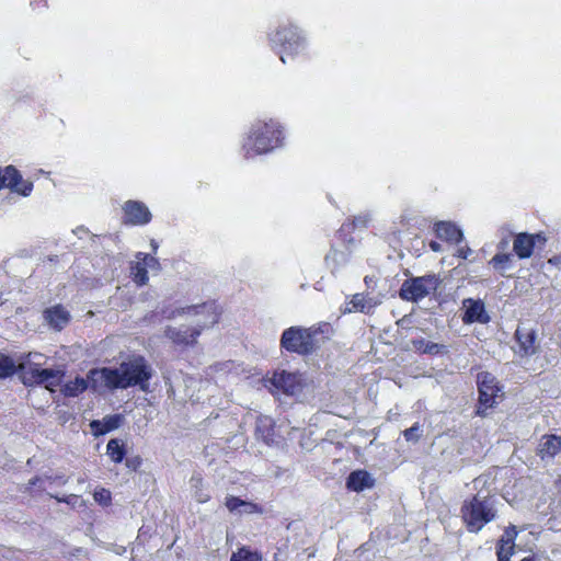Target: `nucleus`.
<instances>
[{
	"mask_svg": "<svg viewBox=\"0 0 561 561\" xmlns=\"http://www.w3.org/2000/svg\"><path fill=\"white\" fill-rule=\"evenodd\" d=\"M439 285L436 275L413 277L405 280L400 288V297L408 301H419L434 294Z\"/></svg>",
	"mask_w": 561,
	"mask_h": 561,
	"instance_id": "nucleus-7",
	"label": "nucleus"
},
{
	"mask_svg": "<svg viewBox=\"0 0 561 561\" xmlns=\"http://www.w3.org/2000/svg\"><path fill=\"white\" fill-rule=\"evenodd\" d=\"M312 332L308 329L291 327L283 332L280 345L291 353L310 354L317 347L312 340Z\"/></svg>",
	"mask_w": 561,
	"mask_h": 561,
	"instance_id": "nucleus-8",
	"label": "nucleus"
},
{
	"mask_svg": "<svg viewBox=\"0 0 561 561\" xmlns=\"http://www.w3.org/2000/svg\"><path fill=\"white\" fill-rule=\"evenodd\" d=\"M126 465H127L128 467H131V468H134V469H135V468H136V466H137V465H139V460H138V459H135V460H130V459H128V460L126 461Z\"/></svg>",
	"mask_w": 561,
	"mask_h": 561,
	"instance_id": "nucleus-42",
	"label": "nucleus"
},
{
	"mask_svg": "<svg viewBox=\"0 0 561 561\" xmlns=\"http://www.w3.org/2000/svg\"><path fill=\"white\" fill-rule=\"evenodd\" d=\"M477 382L480 404L484 405L485 409L492 408L502 390L496 378L492 374L483 371L478 374Z\"/></svg>",
	"mask_w": 561,
	"mask_h": 561,
	"instance_id": "nucleus-10",
	"label": "nucleus"
},
{
	"mask_svg": "<svg viewBox=\"0 0 561 561\" xmlns=\"http://www.w3.org/2000/svg\"><path fill=\"white\" fill-rule=\"evenodd\" d=\"M44 318L55 330H61L70 319L69 312L61 306L45 310Z\"/></svg>",
	"mask_w": 561,
	"mask_h": 561,
	"instance_id": "nucleus-19",
	"label": "nucleus"
},
{
	"mask_svg": "<svg viewBox=\"0 0 561 561\" xmlns=\"http://www.w3.org/2000/svg\"><path fill=\"white\" fill-rule=\"evenodd\" d=\"M0 304H2V295L0 294Z\"/></svg>",
	"mask_w": 561,
	"mask_h": 561,
	"instance_id": "nucleus-51",
	"label": "nucleus"
},
{
	"mask_svg": "<svg viewBox=\"0 0 561 561\" xmlns=\"http://www.w3.org/2000/svg\"><path fill=\"white\" fill-rule=\"evenodd\" d=\"M88 388V380L77 377L73 381L66 383L62 392L67 397H77Z\"/></svg>",
	"mask_w": 561,
	"mask_h": 561,
	"instance_id": "nucleus-28",
	"label": "nucleus"
},
{
	"mask_svg": "<svg viewBox=\"0 0 561 561\" xmlns=\"http://www.w3.org/2000/svg\"><path fill=\"white\" fill-rule=\"evenodd\" d=\"M125 222L134 226L147 225L151 220L149 208L139 201H127L124 206Z\"/></svg>",
	"mask_w": 561,
	"mask_h": 561,
	"instance_id": "nucleus-11",
	"label": "nucleus"
},
{
	"mask_svg": "<svg viewBox=\"0 0 561 561\" xmlns=\"http://www.w3.org/2000/svg\"><path fill=\"white\" fill-rule=\"evenodd\" d=\"M184 316L186 317L187 320H190L191 322V327H196V322L199 321V322H204L207 320V313H199L198 316H194L193 313H184Z\"/></svg>",
	"mask_w": 561,
	"mask_h": 561,
	"instance_id": "nucleus-37",
	"label": "nucleus"
},
{
	"mask_svg": "<svg viewBox=\"0 0 561 561\" xmlns=\"http://www.w3.org/2000/svg\"><path fill=\"white\" fill-rule=\"evenodd\" d=\"M57 500H58V502H64V500H62V499H58V497H57ZM65 502H66V500H65ZM67 503H69V501H67Z\"/></svg>",
	"mask_w": 561,
	"mask_h": 561,
	"instance_id": "nucleus-50",
	"label": "nucleus"
},
{
	"mask_svg": "<svg viewBox=\"0 0 561 561\" xmlns=\"http://www.w3.org/2000/svg\"><path fill=\"white\" fill-rule=\"evenodd\" d=\"M273 49L279 54L280 60L285 64L286 56L298 54L305 46V39L294 25L280 26L271 38Z\"/></svg>",
	"mask_w": 561,
	"mask_h": 561,
	"instance_id": "nucleus-6",
	"label": "nucleus"
},
{
	"mask_svg": "<svg viewBox=\"0 0 561 561\" xmlns=\"http://www.w3.org/2000/svg\"><path fill=\"white\" fill-rule=\"evenodd\" d=\"M272 420L266 416H261L257 419L256 430L260 432L262 428H266L267 433L264 435L265 439H268L271 433Z\"/></svg>",
	"mask_w": 561,
	"mask_h": 561,
	"instance_id": "nucleus-35",
	"label": "nucleus"
},
{
	"mask_svg": "<svg viewBox=\"0 0 561 561\" xmlns=\"http://www.w3.org/2000/svg\"><path fill=\"white\" fill-rule=\"evenodd\" d=\"M561 449V437L557 435H543L538 446V455L541 459L553 458Z\"/></svg>",
	"mask_w": 561,
	"mask_h": 561,
	"instance_id": "nucleus-18",
	"label": "nucleus"
},
{
	"mask_svg": "<svg viewBox=\"0 0 561 561\" xmlns=\"http://www.w3.org/2000/svg\"><path fill=\"white\" fill-rule=\"evenodd\" d=\"M545 242L546 238L540 233L520 232L516 234L513 242V250L519 259H527L531 256L536 242Z\"/></svg>",
	"mask_w": 561,
	"mask_h": 561,
	"instance_id": "nucleus-13",
	"label": "nucleus"
},
{
	"mask_svg": "<svg viewBox=\"0 0 561 561\" xmlns=\"http://www.w3.org/2000/svg\"><path fill=\"white\" fill-rule=\"evenodd\" d=\"M370 217L368 214H360L358 216L353 217L352 225L353 228H365L369 221Z\"/></svg>",
	"mask_w": 561,
	"mask_h": 561,
	"instance_id": "nucleus-36",
	"label": "nucleus"
},
{
	"mask_svg": "<svg viewBox=\"0 0 561 561\" xmlns=\"http://www.w3.org/2000/svg\"><path fill=\"white\" fill-rule=\"evenodd\" d=\"M536 331L519 325L516 329L515 337L518 343L517 353L520 356H531L537 352Z\"/></svg>",
	"mask_w": 561,
	"mask_h": 561,
	"instance_id": "nucleus-14",
	"label": "nucleus"
},
{
	"mask_svg": "<svg viewBox=\"0 0 561 561\" xmlns=\"http://www.w3.org/2000/svg\"><path fill=\"white\" fill-rule=\"evenodd\" d=\"M106 451L111 459L116 463L121 462L125 456V450L117 439H111L107 443Z\"/></svg>",
	"mask_w": 561,
	"mask_h": 561,
	"instance_id": "nucleus-29",
	"label": "nucleus"
},
{
	"mask_svg": "<svg viewBox=\"0 0 561 561\" xmlns=\"http://www.w3.org/2000/svg\"><path fill=\"white\" fill-rule=\"evenodd\" d=\"M516 535L517 530L514 526L505 531L497 547L499 561H510V557L513 554V550L515 547L514 539Z\"/></svg>",
	"mask_w": 561,
	"mask_h": 561,
	"instance_id": "nucleus-21",
	"label": "nucleus"
},
{
	"mask_svg": "<svg viewBox=\"0 0 561 561\" xmlns=\"http://www.w3.org/2000/svg\"><path fill=\"white\" fill-rule=\"evenodd\" d=\"M271 383L283 393L293 396L301 389V377L298 374L283 370L273 375Z\"/></svg>",
	"mask_w": 561,
	"mask_h": 561,
	"instance_id": "nucleus-12",
	"label": "nucleus"
},
{
	"mask_svg": "<svg viewBox=\"0 0 561 561\" xmlns=\"http://www.w3.org/2000/svg\"><path fill=\"white\" fill-rule=\"evenodd\" d=\"M44 482V479L41 477H35L28 481V489L39 485V488H43L42 484Z\"/></svg>",
	"mask_w": 561,
	"mask_h": 561,
	"instance_id": "nucleus-40",
	"label": "nucleus"
},
{
	"mask_svg": "<svg viewBox=\"0 0 561 561\" xmlns=\"http://www.w3.org/2000/svg\"><path fill=\"white\" fill-rule=\"evenodd\" d=\"M76 233L79 232V233H82V232H85V230L83 228H78L76 231Z\"/></svg>",
	"mask_w": 561,
	"mask_h": 561,
	"instance_id": "nucleus-45",
	"label": "nucleus"
},
{
	"mask_svg": "<svg viewBox=\"0 0 561 561\" xmlns=\"http://www.w3.org/2000/svg\"><path fill=\"white\" fill-rule=\"evenodd\" d=\"M512 261V254L510 253H499L493 256L491 263L495 268L505 270Z\"/></svg>",
	"mask_w": 561,
	"mask_h": 561,
	"instance_id": "nucleus-32",
	"label": "nucleus"
},
{
	"mask_svg": "<svg viewBox=\"0 0 561 561\" xmlns=\"http://www.w3.org/2000/svg\"><path fill=\"white\" fill-rule=\"evenodd\" d=\"M152 367L142 356H133L123 362L117 368H102L91 370L93 383L101 380L108 388L138 386L141 391L149 390V379L152 377Z\"/></svg>",
	"mask_w": 561,
	"mask_h": 561,
	"instance_id": "nucleus-1",
	"label": "nucleus"
},
{
	"mask_svg": "<svg viewBox=\"0 0 561 561\" xmlns=\"http://www.w3.org/2000/svg\"><path fill=\"white\" fill-rule=\"evenodd\" d=\"M435 232L437 238L448 241L459 243L462 240V231L453 222L449 221H439L435 225Z\"/></svg>",
	"mask_w": 561,
	"mask_h": 561,
	"instance_id": "nucleus-17",
	"label": "nucleus"
},
{
	"mask_svg": "<svg viewBox=\"0 0 561 561\" xmlns=\"http://www.w3.org/2000/svg\"><path fill=\"white\" fill-rule=\"evenodd\" d=\"M123 416L119 414L108 415L103 421H92L91 427L94 435H103L115 428H118L122 424Z\"/></svg>",
	"mask_w": 561,
	"mask_h": 561,
	"instance_id": "nucleus-23",
	"label": "nucleus"
},
{
	"mask_svg": "<svg viewBox=\"0 0 561 561\" xmlns=\"http://www.w3.org/2000/svg\"><path fill=\"white\" fill-rule=\"evenodd\" d=\"M461 515L468 530L478 533L485 524L495 518L494 501L488 496L476 495L462 504Z\"/></svg>",
	"mask_w": 561,
	"mask_h": 561,
	"instance_id": "nucleus-5",
	"label": "nucleus"
},
{
	"mask_svg": "<svg viewBox=\"0 0 561 561\" xmlns=\"http://www.w3.org/2000/svg\"><path fill=\"white\" fill-rule=\"evenodd\" d=\"M430 248L434 251V252H440L442 251V245L440 243L436 242V241H431L430 242Z\"/></svg>",
	"mask_w": 561,
	"mask_h": 561,
	"instance_id": "nucleus-41",
	"label": "nucleus"
},
{
	"mask_svg": "<svg viewBox=\"0 0 561 561\" xmlns=\"http://www.w3.org/2000/svg\"><path fill=\"white\" fill-rule=\"evenodd\" d=\"M324 261L331 273L335 275L341 270V267L347 263L348 255L344 251L331 249L330 252L325 255Z\"/></svg>",
	"mask_w": 561,
	"mask_h": 561,
	"instance_id": "nucleus-25",
	"label": "nucleus"
},
{
	"mask_svg": "<svg viewBox=\"0 0 561 561\" xmlns=\"http://www.w3.org/2000/svg\"><path fill=\"white\" fill-rule=\"evenodd\" d=\"M346 485L350 490L360 492L365 489L374 485V479L371 476L364 470L353 471L346 481Z\"/></svg>",
	"mask_w": 561,
	"mask_h": 561,
	"instance_id": "nucleus-20",
	"label": "nucleus"
},
{
	"mask_svg": "<svg viewBox=\"0 0 561 561\" xmlns=\"http://www.w3.org/2000/svg\"><path fill=\"white\" fill-rule=\"evenodd\" d=\"M502 248H505L507 245V241L501 242Z\"/></svg>",
	"mask_w": 561,
	"mask_h": 561,
	"instance_id": "nucleus-47",
	"label": "nucleus"
},
{
	"mask_svg": "<svg viewBox=\"0 0 561 561\" xmlns=\"http://www.w3.org/2000/svg\"><path fill=\"white\" fill-rule=\"evenodd\" d=\"M381 304L379 296H364L363 294H356L352 297L347 308L350 312L358 311L364 313L371 312L377 306Z\"/></svg>",
	"mask_w": 561,
	"mask_h": 561,
	"instance_id": "nucleus-15",
	"label": "nucleus"
},
{
	"mask_svg": "<svg viewBox=\"0 0 561 561\" xmlns=\"http://www.w3.org/2000/svg\"><path fill=\"white\" fill-rule=\"evenodd\" d=\"M411 343L413 348L422 354L436 355L445 348L443 344L426 341L423 337L413 339Z\"/></svg>",
	"mask_w": 561,
	"mask_h": 561,
	"instance_id": "nucleus-26",
	"label": "nucleus"
},
{
	"mask_svg": "<svg viewBox=\"0 0 561 561\" xmlns=\"http://www.w3.org/2000/svg\"><path fill=\"white\" fill-rule=\"evenodd\" d=\"M478 414H480V415H484V411H482V410H478Z\"/></svg>",
	"mask_w": 561,
	"mask_h": 561,
	"instance_id": "nucleus-48",
	"label": "nucleus"
},
{
	"mask_svg": "<svg viewBox=\"0 0 561 561\" xmlns=\"http://www.w3.org/2000/svg\"><path fill=\"white\" fill-rule=\"evenodd\" d=\"M471 249L469 247H462L458 249L457 253L459 257L468 259V256L471 254Z\"/></svg>",
	"mask_w": 561,
	"mask_h": 561,
	"instance_id": "nucleus-39",
	"label": "nucleus"
},
{
	"mask_svg": "<svg viewBox=\"0 0 561 561\" xmlns=\"http://www.w3.org/2000/svg\"><path fill=\"white\" fill-rule=\"evenodd\" d=\"M26 360V355H20L16 359L0 353V378H5L20 371V362Z\"/></svg>",
	"mask_w": 561,
	"mask_h": 561,
	"instance_id": "nucleus-24",
	"label": "nucleus"
},
{
	"mask_svg": "<svg viewBox=\"0 0 561 561\" xmlns=\"http://www.w3.org/2000/svg\"><path fill=\"white\" fill-rule=\"evenodd\" d=\"M95 501L106 504L110 501V492L105 489L96 491L94 493Z\"/></svg>",
	"mask_w": 561,
	"mask_h": 561,
	"instance_id": "nucleus-38",
	"label": "nucleus"
},
{
	"mask_svg": "<svg viewBox=\"0 0 561 561\" xmlns=\"http://www.w3.org/2000/svg\"><path fill=\"white\" fill-rule=\"evenodd\" d=\"M130 275L133 280L139 286L146 285L148 282L147 267L141 260H137L131 263Z\"/></svg>",
	"mask_w": 561,
	"mask_h": 561,
	"instance_id": "nucleus-27",
	"label": "nucleus"
},
{
	"mask_svg": "<svg viewBox=\"0 0 561 561\" xmlns=\"http://www.w3.org/2000/svg\"><path fill=\"white\" fill-rule=\"evenodd\" d=\"M2 187H8L22 196H28L33 191V183L23 180L15 167L8 165L4 169L0 168V190Z\"/></svg>",
	"mask_w": 561,
	"mask_h": 561,
	"instance_id": "nucleus-9",
	"label": "nucleus"
},
{
	"mask_svg": "<svg viewBox=\"0 0 561 561\" xmlns=\"http://www.w3.org/2000/svg\"><path fill=\"white\" fill-rule=\"evenodd\" d=\"M463 305L466 307V312L463 316V321L466 323H485L489 320V317L484 312V305L482 302L467 299L463 301Z\"/></svg>",
	"mask_w": 561,
	"mask_h": 561,
	"instance_id": "nucleus-16",
	"label": "nucleus"
},
{
	"mask_svg": "<svg viewBox=\"0 0 561 561\" xmlns=\"http://www.w3.org/2000/svg\"><path fill=\"white\" fill-rule=\"evenodd\" d=\"M282 135L283 133L279 129L278 123L273 119L270 122H255L251 126L249 135L242 145L244 158L250 159L257 154L272 151L274 148L280 146Z\"/></svg>",
	"mask_w": 561,
	"mask_h": 561,
	"instance_id": "nucleus-3",
	"label": "nucleus"
},
{
	"mask_svg": "<svg viewBox=\"0 0 561 561\" xmlns=\"http://www.w3.org/2000/svg\"><path fill=\"white\" fill-rule=\"evenodd\" d=\"M135 259L141 260L144 262V264L146 265L147 270L148 268H150V270H159L160 268L159 261L152 255H149V254H146L142 252H138L135 255Z\"/></svg>",
	"mask_w": 561,
	"mask_h": 561,
	"instance_id": "nucleus-33",
	"label": "nucleus"
},
{
	"mask_svg": "<svg viewBox=\"0 0 561 561\" xmlns=\"http://www.w3.org/2000/svg\"><path fill=\"white\" fill-rule=\"evenodd\" d=\"M421 434H422V430H421V426L419 425V423H415L413 426H411L410 428H407L403 432V436L409 442H417Z\"/></svg>",
	"mask_w": 561,
	"mask_h": 561,
	"instance_id": "nucleus-34",
	"label": "nucleus"
},
{
	"mask_svg": "<svg viewBox=\"0 0 561 561\" xmlns=\"http://www.w3.org/2000/svg\"><path fill=\"white\" fill-rule=\"evenodd\" d=\"M520 561H533L530 558H524L523 560Z\"/></svg>",
	"mask_w": 561,
	"mask_h": 561,
	"instance_id": "nucleus-49",
	"label": "nucleus"
},
{
	"mask_svg": "<svg viewBox=\"0 0 561 561\" xmlns=\"http://www.w3.org/2000/svg\"><path fill=\"white\" fill-rule=\"evenodd\" d=\"M225 505L231 513L237 514H252L261 512V508L256 504L243 501L236 496H227Z\"/></svg>",
	"mask_w": 561,
	"mask_h": 561,
	"instance_id": "nucleus-22",
	"label": "nucleus"
},
{
	"mask_svg": "<svg viewBox=\"0 0 561 561\" xmlns=\"http://www.w3.org/2000/svg\"><path fill=\"white\" fill-rule=\"evenodd\" d=\"M197 500H198V502L203 503L208 500V496H203V494H199V496H197Z\"/></svg>",
	"mask_w": 561,
	"mask_h": 561,
	"instance_id": "nucleus-43",
	"label": "nucleus"
},
{
	"mask_svg": "<svg viewBox=\"0 0 561 561\" xmlns=\"http://www.w3.org/2000/svg\"><path fill=\"white\" fill-rule=\"evenodd\" d=\"M308 330L309 331H313L312 332V340L316 342V345L318 344L317 336L319 334L323 335V337H329L332 334V332H333L332 325L330 323H328V322H321L318 325H313V327L308 328Z\"/></svg>",
	"mask_w": 561,
	"mask_h": 561,
	"instance_id": "nucleus-31",
	"label": "nucleus"
},
{
	"mask_svg": "<svg viewBox=\"0 0 561 561\" xmlns=\"http://www.w3.org/2000/svg\"><path fill=\"white\" fill-rule=\"evenodd\" d=\"M261 557L245 547L240 548L233 552L230 561H261Z\"/></svg>",
	"mask_w": 561,
	"mask_h": 561,
	"instance_id": "nucleus-30",
	"label": "nucleus"
},
{
	"mask_svg": "<svg viewBox=\"0 0 561 561\" xmlns=\"http://www.w3.org/2000/svg\"><path fill=\"white\" fill-rule=\"evenodd\" d=\"M150 245H151L153 251H157L158 244H157V242L154 240H151Z\"/></svg>",
	"mask_w": 561,
	"mask_h": 561,
	"instance_id": "nucleus-44",
	"label": "nucleus"
},
{
	"mask_svg": "<svg viewBox=\"0 0 561 561\" xmlns=\"http://www.w3.org/2000/svg\"><path fill=\"white\" fill-rule=\"evenodd\" d=\"M207 313V320L203 323L197 321L196 327H168L164 331L165 336L178 345H192L196 342L197 337L204 329L213 327L218 322L219 313L214 302H206L201 306H187V307H167L162 309V314L165 319H175L183 317L184 313H193L198 316L199 313Z\"/></svg>",
	"mask_w": 561,
	"mask_h": 561,
	"instance_id": "nucleus-2",
	"label": "nucleus"
},
{
	"mask_svg": "<svg viewBox=\"0 0 561 561\" xmlns=\"http://www.w3.org/2000/svg\"><path fill=\"white\" fill-rule=\"evenodd\" d=\"M76 233L79 232V233H82V232H85V230L83 228H78L76 231Z\"/></svg>",
	"mask_w": 561,
	"mask_h": 561,
	"instance_id": "nucleus-46",
	"label": "nucleus"
},
{
	"mask_svg": "<svg viewBox=\"0 0 561 561\" xmlns=\"http://www.w3.org/2000/svg\"><path fill=\"white\" fill-rule=\"evenodd\" d=\"M38 353L26 354V360L20 362L21 379L25 386L45 385L47 389L53 390L61 383L64 373L59 369H41Z\"/></svg>",
	"mask_w": 561,
	"mask_h": 561,
	"instance_id": "nucleus-4",
	"label": "nucleus"
}]
</instances>
